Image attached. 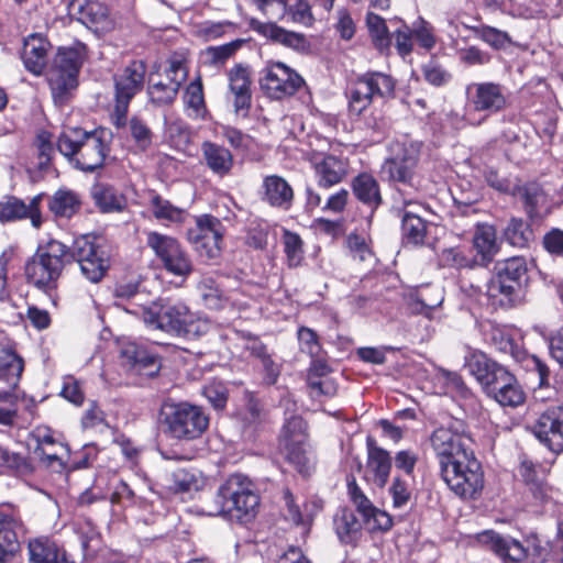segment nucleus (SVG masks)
<instances>
[{
    "label": "nucleus",
    "instance_id": "obj_46",
    "mask_svg": "<svg viewBox=\"0 0 563 563\" xmlns=\"http://www.w3.org/2000/svg\"><path fill=\"white\" fill-rule=\"evenodd\" d=\"M444 300L443 290L439 287H424L418 291L415 303V311L432 318L434 309L441 306Z\"/></svg>",
    "mask_w": 563,
    "mask_h": 563
},
{
    "label": "nucleus",
    "instance_id": "obj_61",
    "mask_svg": "<svg viewBox=\"0 0 563 563\" xmlns=\"http://www.w3.org/2000/svg\"><path fill=\"white\" fill-rule=\"evenodd\" d=\"M477 36L496 49L505 48L510 43L508 33L492 26H482L478 29Z\"/></svg>",
    "mask_w": 563,
    "mask_h": 563
},
{
    "label": "nucleus",
    "instance_id": "obj_32",
    "mask_svg": "<svg viewBox=\"0 0 563 563\" xmlns=\"http://www.w3.org/2000/svg\"><path fill=\"white\" fill-rule=\"evenodd\" d=\"M31 563H74L66 551L47 538H37L29 542Z\"/></svg>",
    "mask_w": 563,
    "mask_h": 563
},
{
    "label": "nucleus",
    "instance_id": "obj_44",
    "mask_svg": "<svg viewBox=\"0 0 563 563\" xmlns=\"http://www.w3.org/2000/svg\"><path fill=\"white\" fill-rule=\"evenodd\" d=\"M197 290L205 306L210 309H221L227 301L224 291L211 276H203L197 285Z\"/></svg>",
    "mask_w": 563,
    "mask_h": 563
},
{
    "label": "nucleus",
    "instance_id": "obj_59",
    "mask_svg": "<svg viewBox=\"0 0 563 563\" xmlns=\"http://www.w3.org/2000/svg\"><path fill=\"white\" fill-rule=\"evenodd\" d=\"M395 24L396 27L390 33L391 41L395 40L397 52L401 56H405L412 49V32L407 25L402 24L401 21H396Z\"/></svg>",
    "mask_w": 563,
    "mask_h": 563
},
{
    "label": "nucleus",
    "instance_id": "obj_42",
    "mask_svg": "<svg viewBox=\"0 0 563 563\" xmlns=\"http://www.w3.org/2000/svg\"><path fill=\"white\" fill-rule=\"evenodd\" d=\"M91 196L95 203L102 212L122 211L126 201L125 198L110 186L98 184L92 187Z\"/></svg>",
    "mask_w": 563,
    "mask_h": 563
},
{
    "label": "nucleus",
    "instance_id": "obj_1",
    "mask_svg": "<svg viewBox=\"0 0 563 563\" xmlns=\"http://www.w3.org/2000/svg\"><path fill=\"white\" fill-rule=\"evenodd\" d=\"M57 148L82 172L101 168L110 151L104 130L88 132L80 128H65L58 136Z\"/></svg>",
    "mask_w": 563,
    "mask_h": 563
},
{
    "label": "nucleus",
    "instance_id": "obj_22",
    "mask_svg": "<svg viewBox=\"0 0 563 563\" xmlns=\"http://www.w3.org/2000/svg\"><path fill=\"white\" fill-rule=\"evenodd\" d=\"M257 9L272 20L289 19L292 22L310 25L313 21L311 9L306 0H253Z\"/></svg>",
    "mask_w": 563,
    "mask_h": 563
},
{
    "label": "nucleus",
    "instance_id": "obj_5",
    "mask_svg": "<svg viewBox=\"0 0 563 563\" xmlns=\"http://www.w3.org/2000/svg\"><path fill=\"white\" fill-rule=\"evenodd\" d=\"M478 542L487 545L503 563H523L529 559L538 563L547 555V549L536 534L528 536L523 542L510 537L487 530L477 536Z\"/></svg>",
    "mask_w": 563,
    "mask_h": 563
},
{
    "label": "nucleus",
    "instance_id": "obj_3",
    "mask_svg": "<svg viewBox=\"0 0 563 563\" xmlns=\"http://www.w3.org/2000/svg\"><path fill=\"white\" fill-rule=\"evenodd\" d=\"M218 515H229L239 520L253 518L260 505L254 484L242 474L231 475L216 495Z\"/></svg>",
    "mask_w": 563,
    "mask_h": 563
},
{
    "label": "nucleus",
    "instance_id": "obj_52",
    "mask_svg": "<svg viewBox=\"0 0 563 563\" xmlns=\"http://www.w3.org/2000/svg\"><path fill=\"white\" fill-rule=\"evenodd\" d=\"M440 262L443 266L454 268H472L478 265V260L471 255L470 252L463 247H450L441 252Z\"/></svg>",
    "mask_w": 563,
    "mask_h": 563
},
{
    "label": "nucleus",
    "instance_id": "obj_30",
    "mask_svg": "<svg viewBox=\"0 0 563 563\" xmlns=\"http://www.w3.org/2000/svg\"><path fill=\"white\" fill-rule=\"evenodd\" d=\"M262 199L269 206L288 210L294 199V190L288 181L278 175L264 177Z\"/></svg>",
    "mask_w": 563,
    "mask_h": 563
},
{
    "label": "nucleus",
    "instance_id": "obj_50",
    "mask_svg": "<svg viewBox=\"0 0 563 563\" xmlns=\"http://www.w3.org/2000/svg\"><path fill=\"white\" fill-rule=\"evenodd\" d=\"M505 239L514 246L526 247L532 241L533 232L522 219L512 218L505 229Z\"/></svg>",
    "mask_w": 563,
    "mask_h": 563
},
{
    "label": "nucleus",
    "instance_id": "obj_12",
    "mask_svg": "<svg viewBox=\"0 0 563 563\" xmlns=\"http://www.w3.org/2000/svg\"><path fill=\"white\" fill-rule=\"evenodd\" d=\"M396 81L385 73L368 71L360 76L352 85L349 109L353 114H361L377 98L394 96Z\"/></svg>",
    "mask_w": 563,
    "mask_h": 563
},
{
    "label": "nucleus",
    "instance_id": "obj_33",
    "mask_svg": "<svg viewBox=\"0 0 563 563\" xmlns=\"http://www.w3.org/2000/svg\"><path fill=\"white\" fill-rule=\"evenodd\" d=\"M499 350L509 352L515 361L521 364L526 371L537 373L540 386L547 384L550 372L548 366L539 357L529 354L525 350H520L509 338L501 341Z\"/></svg>",
    "mask_w": 563,
    "mask_h": 563
},
{
    "label": "nucleus",
    "instance_id": "obj_51",
    "mask_svg": "<svg viewBox=\"0 0 563 563\" xmlns=\"http://www.w3.org/2000/svg\"><path fill=\"white\" fill-rule=\"evenodd\" d=\"M366 24L375 46L380 51L388 49L391 45V36L385 20L375 13L368 12Z\"/></svg>",
    "mask_w": 563,
    "mask_h": 563
},
{
    "label": "nucleus",
    "instance_id": "obj_37",
    "mask_svg": "<svg viewBox=\"0 0 563 563\" xmlns=\"http://www.w3.org/2000/svg\"><path fill=\"white\" fill-rule=\"evenodd\" d=\"M31 440L35 443L34 453L48 463L59 460L60 452L67 451V446L56 441L47 428H36L31 433Z\"/></svg>",
    "mask_w": 563,
    "mask_h": 563
},
{
    "label": "nucleus",
    "instance_id": "obj_10",
    "mask_svg": "<svg viewBox=\"0 0 563 563\" xmlns=\"http://www.w3.org/2000/svg\"><path fill=\"white\" fill-rule=\"evenodd\" d=\"M465 367L482 385L488 397L494 400L518 385L515 376L504 366L482 352H472L465 358Z\"/></svg>",
    "mask_w": 563,
    "mask_h": 563
},
{
    "label": "nucleus",
    "instance_id": "obj_28",
    "mask_svg": "<svg viewBox=\"0 0 563 563\" xmlns=\"http://www.w3.org/2000/svg\"><path fill=\"white\" fill-rule=\"evenodd\" d=\"M51 43L41 34L29 35L23 43L22 60L25 68L38 76L47 65Z\"/></svg>",
    "mask_w": 563,
    "mask_h": 563
},
{
    "label": "nucleus",
    "instance_id": "obj_2",
    "mask_svg": "<svg viewBox=\"0 0 563 563\" xmlns=\"http://www.w3.org/2000/svg\"><path fill=\"white\" fill-rule=\"evenodd\" d=\"M527 272V262L522 256L497 262L495 273L486 284V295L492 303L500 307L515 306L520 300Z\"/></svg>",
    "mask_w": 563,
    "mask_h": 563
},
{
    "label": "nucleus",
    "instance_id": "obj_45",
    "mask_svg": "<svg viewBox=\"0 0 563 563\" xmlns=\"http://www.w3.org/2000/svg\"><path fill=\"white\" fill-rule=\"evenodd\" d=\"M252 26L262 34L295 48L302 46L305 43L302 35L288 32L274 23H261L253 21Z\"/></svg>",
    "mask_w": 563,
    "mask_h": 563
},
{
    "label": "nucleus",
    "instance_id": "obj_23",
    "mask_svg": "<svg viewBox=\"0 0 563 563\" xmlns=\"http://www.w3.org/2000/svg\"><path fill=\"white\" fill-rule=\"evenodd\" d=\"M347 492L357 511L363 516L369 530H387L391 527V518L376 508L357 486L355 478H347Z\"/></svg>",
    "mask_w": 563,
    "mask_h": 563
},
{
    "label": "nucleus",
    "instance_id": "obj_49",
    "mask_svg": "<svg viewBox=\"0 0 563 563\" xmlns=\"http://www.w3.org/2000/svg\"><path fill=\"white\" fill-rule=\"evenodd\" d=\"M287 460L302 474L308 475L312 467L311 459L308 455L307 441L305 443H289L280 445Z\"/></svg>",
    "mask_w": 563,
    "mask_h": 563
},
{
    "label": "nucleus",
    "instance_id": "obj_25",
    "mask_svg": "<svg viewBox=\"0 0 563 563\" xmlns=\"http://www.w3.org/2000/svg\"><path fill=\"white\" fill-rule=\"evenodd\" d=\"M76 14L79 22L97 34L107 33L114 26L108 7L99 1L85 0L78 3Z\"/></svg>",
    "mask_w": 563,
    "mask_h": 563
},
{
    "label": "nucleus",
    "instance_id": "obj_24",
    "mask_svg": "<svg viewBox=\"0 0 563 563\" xmlns=\"http://www.w3.org/2000/svg\"><path fill=\"white\" fill-rule=\"evenodd\" d=\"M42 195L34 196L30 203L26 205L23 200L10 196L0 201V222H11L23 218H30L34 228H40L42 224V216L40 211V202Z\"/></svg>",
    "mask_w": 563,
    "mask_h": 563
},
{
    "label": "nucleus",
    "instance_id": "obj_9",
    "mask_svg": "<svg viewBox=\"0 0 563 563\" xmlns=\"http://www.w3.org/2000/svg\"><path fill=\"white\" fill-rule=\"evenodd\" d=\"M146 63L142 59L131 60L114 75V110L113 123L117 128L124 126L131 100L142 91L146 75Z\"/></svg>",
    "mask_w": 563,
    "mask_h": 563
},
{
    "label": "nucleus",
    "instance_id": "obj_6",
    "mask_svg": "<svg viewBox=\"0 0 563 563\" xmlns=\"http://www.w3.org/2000/svg\"><path fill=\"white\" fill-rule=\"evenodd\" d=\"M68 256V247L56 240L40 246L35 255L25 265L27 280L40 289L55 286Z\"/></svg>",
    "mask_w": 563,
    "mask_h": 563
},
{
    "label": "nucleus",
    "instance_id": "obj_53",
    "mask_svg": "<svg viewBox=\"0 0 563 563\" xmlns=\"http://www.w3.org/2000/svg\"><path fill=\"white\" fill-rule=\"evenodd\" d=\"M519 473L527 484L531 485V492L536 498H539L541 501H545L550 495L551 490L548 485H545L542 481H540L537 476V467L530 461H522L519 467Z\"/></svg>",
    "mask_w": 563,
    "mask_h": 563
},
{
    "label": "nucleus",
    "instance_id": "obj_8",
    "mask_svg": "<svg viewBox=\"0 0 563 563\" xmlns=\"http://www.w3.org/2000/svg\"><path fill=\"white\" fill-rule=\"evenodd\" d=\"M81 65L80 48L62 47L57 51L47 70V80L56 104L65 103L70 91L77 87Z\"/></svg>",
    "mask_w": 563,
    "mask_h": 563
},
{
    "label": "nucleus",
    "instance_id": "obj_16",
    "mask_svg": "<svg viewBox=\"0 0 563 563\" xmlns=\"http://www.w3.org/2000/svg\"><path fill=\"white\" fill-rule=\"evenodd\" d=\"M223 231L218 218L202 214L196 218L195 227L188 229L187 239L200 257L217 260L221 254Z\"/></svg>",
    "mask_w": 563,
    "mask_h": 563
},
{
    "label": "nucleus",
    "instance_id": "obj_27",
    "mask_svg": "<svg viewBox=\"0 0 563 563\" xmlns=\"http://www.w3.org/2000/svg\"><path fill=\"white\" fill-rule=\"evenodd\" d=\"M229 89L233 95L235 112L247 111L251 107V70L247 66L238 64L228 71Z\"/></svg>",
    "mask_w": 563,
    "mask_h": 563
},
{
    "label": "nucleus",
    "instance_id": "obj_29",
    "mask_svg": "<svg viewBox=\"0 0 563 563\" xmlns=\"http://www.w3.org/2000/svg\"><path fill=\"white\" fill-rule=\"evenodd\" d=\"M391 457L388 451L376 445H368L365 479L378 487H384L389 478Z\"/></svg>",
    "mask_w": 563,
    "mask_h": 563
},
{
    "label": "nucleus",
    "instance_id": "obj_17",
    "mask_svg": "<svg viewBox=\"0 0 563 563\" xmlns=\"http://www.w3.org/2000/svg\"><path fill=\"white\" fill-rule=\"evenodd\" d=\"M142 318L152 329L178 335L188 318V307L184 302L159 299L142 308Z\"/></svg>",
    "mask_w": 563,
    "mask_h": 563
},
{
    "label": "nucleus",
    "instance_id": "obj_54",
    "mask_svg": "<svg viewBox=\"0 0 563 563\" xmlns=\"http://www.w3.org/2000/svg\"><path fill=\"white\" fill-rule=\"evenodd\" d=\"M185 103L191 111L190 115L200 119L206 113L202 85L200 81L190 82L185 92Z\"/></svg>",
    "mask_w": 563,
    "mask_h": 563
},
{
    "label": "nucleus",
    "instance_id": "obj_21",
    "mask_svg": "<svg viewBox=\"0 0 563 563\" xmlns=\"http://www.w3.org/2000/svg\"><path fill=\"white\" fill-rule=\"evenodd\" d=\"M536 438L552 452L563 451V407L551 406L542 411L531 427Z\"/></svg>",
    "mask_w": 563,
    "mask_h": 563
},
{
    "label": "nucleus",
    "instance_id": "obj_18",
    "mask_svg": "<svg viewBox=\"0 0 563 563\" xmlns=\"http://www.w3.org/2000/svg\"><path fill=\"white\" fill-rule=\"evenodd\" d=\"M187 70L180 60H170L164 74L151 71L147 93L152 103L165 106L174 102Z\"/></svg>",
    "mask_w": 563,
    "mask_h": 563
},
{
    "label": "nucleus",
    "instance_id": "obj_35",
    "mask_svg": "<svg viewBox=\"0 0 563 563\" xmlns=\"http://www.w3.org/2000/svg\"><path fill=\"white\" fill-rule=\"evenodd\" d=\"M201 147L206 164L213 174L222 177L231 172L233 156L228 148L212 142H203Z\"/></svg>",
    "mask_w": 563,
    "mask_h": 563
},
{
    "label": "nucleus",
    "instance_id": "obj_60",
    "mask_svg": "<svg viewBox=\"0 0 563 563\" xmlns=\"http://www.w3.org/2000/svg\"><path fill=\"white\" fill-rule=\"evenodd\" d=\"M18 413L16 397L9 391H0V423L13 424Z\"/></svg>",
    "mask_w": 563,
    "mask_h": 563
},
{
    "label": "nucleus",
    "instance_id": "obj_64",
    "mask_svg": "<svg viewBox=\"0 0 563 563\" xmlns=\"http://www.w3.org/2000/svg\"><path fill=\"white\" fill-rule=\"evenodd\" d=\"M203 396L216 409H222L227 402V388L221 383H210L205 386Z\"/></svg>",
    "mask_w": 563,
    "mask_h": 563
},
{
    "label": "nucleus",
    "instance_id": "obj_41",
    "mask_svg": "<svg viewBox=\"0 0 563 563\" xmlns=\"http://www.w3.org/2000/svg\"><path fill=\"white\" fill-rule=\"evenodd\" d=\"M335 533L341 542L354 543L361 532V523L353 511L340 509L333 518Z\"/></svg>",
    "mask_w": 563,
    "mask_h": 563
},
{
    "label": "nucleus",
    "instance_id": "obj_7",
    "mask_svg": "<svg viewBox=\"0 0 563 563\" xmlns=\"http://www.w3.org/2000/svg\"><path fill=\"white\" fill-rule=\"evenodd\" d=\"M440 474L449 489L457 497L472 500L481 496L484 488V472L473 452L446 464L440 468Z\"/></svg>",
    "mask_w": 563,
    "mask_h": 563
},
{
    "label": "nucleus",
    "instance_id": "obj_47",
    "mask_svg": "<svg viewBox=\"0 0 563 563\" xmlns=\"http://www.w3.org/2000/svg\"><path fill=\"white\" fill-rule=\"evenodd\" d=\"M152 211L157 220H164L172 223H181L188 213L185 209L172 205L168 200L161 196H154L151 201Z\"/></svg>",
    "mask_w": 563,
    "mask_h": 563
},
{
    "label": "nucleus",
    "instance_id": "obj_62",
    "mask_svg": "<svg viewBox=\"0 0 563 563\" xmlns=\"http://www.w3.org/2000/svg\"><path fill=\"white\" fill-rule=\"evenodd\" d=\"M389 493L393 499V506L395 508H402L407 506L410 500L411 493L407 482L399 477H395L389 488Z\"/></svg>",
    "mask_w": 563,
    "mask_h": 563
},
{
    "label": "nucleus",
    "instance_id": "obj_20",
    "mask_svg": "<svg viewBox=\"0 0 563 563\" xmlns=\"http://www.w3.org/2000/svg\"><path fill=\"white\" fill-rule=\"evenodd\" d=\"M470 107L486 115L504 111L508 106L506 88L493 81L472 82L466 87Z\"/></svg>",
    "mask_w": 563,
    "mask_h": 563
},
{
    "label": "nucleus",
    "instance_id": "obj_34",
    "mask_svg": "<svg viewBox=\"0 0 563 563\" xmlns=\"http://www.w3.org/2000/svg\"><path fill=\"white\" fill-rule=\"evenodd\" d=\"M24 368L22 357L9 343L0 344V379L10 387H15Z\"/></svg>",
    "mask_w": 563,
    "mask_h": 563
},
{
    "label": "nucleus",
    "instance_id": "obj_40",
    "mask_svg": "<svg viewBox=\"0 0 563 563\" xmlns=\"http://www.w3.org/2000/svg\"><path fill=\"white\" fill-rule=\"evenodd\" d=\"M473 246L481 256L478 265L485 266L497 253L496 231L489 224H479L473 236Z\"/></svg>",
    "mask_w": 563,
    "mask_h": 563
},
{
    "label": "nucleus",
    "instance_id": "obj_13",
    "mask_svg": "<svg viewBox=\"0 0 563 563\" xmlns=\"http://www.w3.org/2000/svg\"><path fill=\"white\" fill-rule=\"evenodd\" d=\"M470 442L471 439L460 421L449 427H440L430 435V443L439 460L440 468L472 453Z\"/></svg>",
    "mask_w": 563,
    "mask_h": 563
},
{
    "label": "nucleus",
    "instance_id": "obj_48",
    "mask_svg": "<svg viewBox=\"0 0 563 563\" xmlns=\"http://www.w3.org/2000/svg\"><path fill=\"white\" fill-rule=\"evenodd\" d=\"M306 429L301 417L295 415L287 417L279 438L280 445L305 443L307 441Z\"/></svg>",
    "mask_w": 563,
    "mask_h": 563
},
{
    "label": "nucleus",
    "instance_id": "obj_19",
    "mask_svg": "<svg viewBox=\"0 0 563 563\" xmlns=\"http://www.w3.org/2000/svg\"><path fill=\"white\" fill-rule=\"evenodd\" d=\"M68 255L78 263L81 274L91 283L100 282L109 268L106 252L88 236L76 239Z\"/></svg>",
    "mask_w": 563,
    "mask_h": 563
},
{
    "label": "nucleus",
    "instance_id": "obj_14",
    "mask_svg": "<svg viewBox=\"0 0 563 563\" xmlns=\"http://www.w3.org/2000/svg\"><path fill=\"white\" fill-rule=\"evenodd\" d=\"M146 244L168 273L187 277L192 272L189 255L175 238L150 231L146 233Z\"/></svg>",
    "mask_w": 563,
    "mask_h": 563
},
{
    "label": "nucleus",
    "instance_id": "obj_38",
    "mask_svg": "<svg viewBox=\"0 0 563 563\" xmlns=\"http://www.w3.org/2000/svg\"><path fill=\"white\" fill-rule=\"evenodd\" d=\"M355 197L371 209H376L382 203V195L374 176L363 173L356 176L352 183Z\"/></svg>",
    "mask_w": 563,
    "mask_h": 563
},
{
    "label": "nucleus",
    "instance_id": "obj_43",
    "mask_svg": "<svg viewBox=\"0 0 563 563\" xmlns=\"http://www.w3.org/2000/svg\"><path fill=\"white\" fill-rule=\"evenodd\" d=\"M402 236L407 243L421 244L427 233V222L415 210L406 209L401 223Z\"/></svg>",
    "mask_w": 563,
    "mask_h": 563
},
{
    "label": "nucleus",
    "instance_id": "obj_58",
    "mask_svg": "<svg viewBox=\"0 0 563 563\" xmlns=\"http://www.w3.org/2000/svg\"><path fill=\"white\" fill-rule=\"evenodd\" d=\"M285 253L289 266H298L302 260V241L297 233L285 231L283 234Z\"/></svg>",
    "mask_w": 563,
    "mask_h": 563
},
{
    "label": "nucleus",
    "instance_id": "obj_31",
    "mask_svg": "<svg viewBox=\"0 0 563 563\" xmlns=\"http://www.w3.org/2000/svg\"><path fill=\"white\" fill-rule=\"evenodd\" d=\"M318 185L330 188L341 183L347 175V162L333 155L322 157L314 163Z\"/></svg>",
    "mask_w": 563,
    "mask_h": 563
},
{
    "label": "nucleus",
    "instance_id": "obj_56",
    "mask_svg": "<svg viewBox=\"0 0 563 563\" xmlns=\"http://www.w3.org/2000/svg\"><path fill=\"white\" fill-rule=\"evenodd\" d=\"M129 130L132 140L140 150L145 151L151 146L153 133L143 120L132 118L129 122Z\"/></svg>",
    "mask_w": 563,
    "mask_h": 563
},
{
    "label": "nucleus",
    "instance_id": "obj_15",
    "mask_svg": "<svg viewBox=\"0 0 563 563\" xmlns=\"http://www.w3.org/2000/svg\"><path fill=\"white\" fill-rule=\"evenodd\" d=\"M305 84L302 77L286 64H268L261 74L260 86L269 99L282 100L295 95Z\"/></svg>",
    "mask_w": 563,
    "mask_h": 563
},
{
    "label": "nucleus",
    "instance_id": "obj_11",
    "mask_svg": "<svg viewBox=\"0 0 563 563\" xmlns=\"http://www.w3.org/2000/svg\"><path fill=\"white\" fill-rule=\"evenodd\" d=\"M390 156L384 164L389 178L404 186L418 190L421 180L416 168L419 161L420 144L408 140H397L389 145Z\"/></svg>",
    "mask_w": 563,
    "mask_h": 563
},
{
    "label": "nucleus",
    "instance_id": "obj_26",
    "mask_svg": "<svg viewBox=\"0 0 563 563\" xmlns=\"http://www.w3.org/2000/svg\"><path fill=\"white\" fill-rule=\"evenodd\" d=\"M23 523L14 510L0 512V563L7 562L20 549L19 532Z\"/></svg>",
    "mask_w": 563,
    "mask_h": 563
},
{
    "label": "nucleus",
    "instance_id": "obj_39",
    "mask_svg": "<svg viewBox=\"0 0 563 563\" xmlns=\"http://www.w3.org/2000/svg\"><path fill=\"white\" fill-rule=\"evenodd\" d=\"M81 200L77 192L62 188L54 192L48 202V209L56 218L69 219L80 209Z\"/></svg>",
    "mask_w": 563,
    "mask_h": 563
},
{
    "label": "nucleus",
    "instance_id": "obj_55",
    "mask_svg": "<svg viewBox=\"0 0 563 563\" xmlns=\"http://www.w3.org/2000/svg\"><path fill=\"white\" fill-rule=\"evenodd\" d=\"M179 336L196 339L208 333L211 329V322L207 318L196 317L188 310V318L183 323Z\"/></svg>",
    "mask_w": 563,
    "mask_h": 563
},
{
    "label": "nucleus",
    "instance_id": "obj_63",
    "mask_svg": "<svg viewBox=\"0 0 563 563\" xmlns=\"http://www.w3.org/2000/svg\"><path fill=\"white\" fill-rule=\"evenodd\" d=\"M235 52L234 44H225L221 46H210L205 51L206 60L213 65L219 66L224 64Z\"/></svg>",
    "mask_w": 563,
    "mask_h": 563
},
{
    "label": "nucleus",
    "instance_id": "obj_36",
    "mask_svg": "<svg viewBox=\"0 0 563 563\" xmlns=\"http://www.w3.org/2000/svg\"><path fill=\"white\" fill-rule=\"evenodd\" d=\"M206 484L202 473L196 468H177L168 478V489L173 493H192Z\"/></svg>",
    "mask_w": 563,
    "mask_h": 563
},
{
    "label": "nucleus",
    "instance_id": "obj_4",
    "mask_svg": "<svg viewBox=\"0 0 563 563\" xmlns=\"http://www.w3.org/2000/svg\"><path fill=\"white\" fill-rule=\"evenodd\" d=\"M161 420L170 438L185 441L200 438L209 426V417L205 410L188 401L164 402Z\"/></svg>",
    "mask_w": 563,
    "mask_h": 563
},
{
    "label": "nucleus",
    "instance_id": "obj_57",
    "mask_svg": "<svg viewBox=\"0 0 563 563\" xmlns=\"http://www.w3.org/2000/svg\"><path fill=\"white\" fill-rule=\"evenodd\" d=\"M284 499L286 504V519L291 521L296 526H309L312 521V517L302 510L300 505L296 503L295 497L289 490L284 493Z\"/></svg>",
    "mask_w": 563,
    "mask_h": 563
}]
</instances>
